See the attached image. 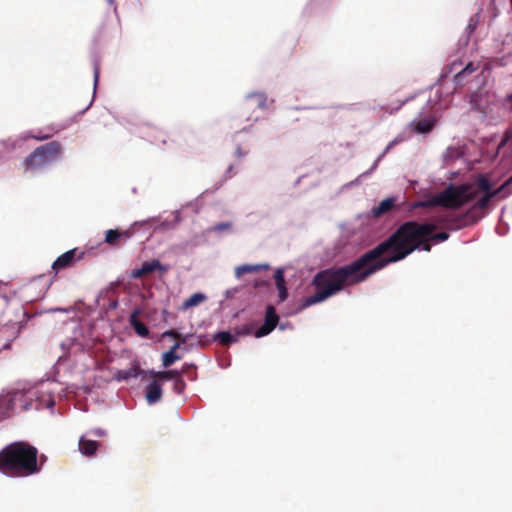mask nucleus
I'll list each match as a JSON object with an SVG mask.
<instances>
[{
	"label": "nucleus",
	"mask_w": 512,
	"mask_h": 512,
	"mask_svg": "<svg viewBox=\"0 0 512 512\" xmlns=\"http://www.w3.org/2000/svg\"><path fill=\"white\" fill-rule=\"evenodd\" d=\"M436 228L433 223L421 224L416 221L400 225L388 239L372 249L380 270L390 263L404 259L416 249L430 252L429 236Z\"/></svg>",
	"instance_id": "obj_2"
},
{
	"label": "nucleus",
	"mask_w": 512,
	"mask_h": 512,
	"mask_svg": "<svg viewBox=\"0 0 512 512\" xmlns=\"http://www.w3.org/2000/svg\"><path fill=\"white\" fill-rule=\"evenodd\" d=\"M162 397V388L157 381L151 382L146 387V400L149 404H154L160 401Z\"/></svg>",
	"instance_id": "obj_12"
},
{
	"label": "nucleus",
	"mask_w": 512,
	"mask_h": 512,
	"mask_svg": "<svg viewBox=\"0 0 512 512\" xmlns=\"http://www.w3.org/2000/svg\"><path fill=\"white\" fill-rule=\"evenodd\" d=\"M134 225L126 230L109 229L105 232V243L111 247H117L128 241L134 234Z\"/></svg>",
	"instance_id": "obj_9"
},
{
	"label": "nucleus",
	"mask_w": 512,
	"mask_h": 512,
	"mask_svg": "<svg viewBox=\"0 0 512 512\" xmlns=\"http://www.w3.org/2000/svg\"><path fill=\"white\" fill-rule=\"evenodd\" d=\"M393 143H390L388 146H387V149H390V147L392 146Z\"/></svg>",
	"instance_id": "obj_46"
},
{
	"label": "nucleus",
	"mask_w": 512,
	"mask_h": 512,
	"mask_svg": "<svg viewBox=\"0 0 512 512\" xmlns=\"http://www.w3.org/2000/svg\"><path fill=\"white\" fill-rule=\"evenodd\" d=\"M83 257L84 252H78L76 248L71 249L57 257L52 264V270L57 273L62 269L72 267L77 260H81Z\"/></svg>",
	"instance_id": "obj_7"
},
{
	"label": "nucleus",
	"mask_w": 512,
	"mask_h": 512,
	"mask_svg": "<svg viewBox=\"0 0 512 512\" xmlns=\"http://www.w3.org/2000/svg\"><path fill=\"white\" fill-rule=\"evenodd\" d=\"M512 139V130L505 131L503 138L499 144V147H503L507 142H509Z\"/></svg>",
	"instance_id": "obj_34"
},
{
	"label": "nucleus",
	"mask_w": 512,
	"mask_h": 512,
	"mask_svg": "<svg viewBox=\"0 0 512 512\" xmlns=\"http://www.w3.org/2000/svg\"><path fill=\"white\" fill-rule=\"evenodd\" d=\"M181 347L180 342H175L167 352L162 354V365L164 367L171 366L175 361L180 360L181 356L177 354V350Z\"/></svg>",
	"instance_id": "obj_14"
},
{
	"label": "nucleus",
	"mask_w": 512,
	"mask_h": 512,
	"mask_svg": "<svg viewBox=\"0 0 512 512\" xmlns=\"http://www.w3.org/2000/svg\"><path fill=\"white\" fill-rule=\"evenodd\" d=\"M156 270L165 273L168 271V267L162 265L159 260L144 262L140 268L132 270L131 277L134 279L142 278L143 276L153 273Z\"/></svg>",
	"instance_id": "obj_10"
},
{
	"label": "nucleus",
	"mask_w": 512,
	"mask_h": 512,
	"mask_svg": "<svg viewBox=\"0 0 512 512\" xmlns=\"http://www.w3.org/2000/svg\"><path fill=\"white\" fill-rule=\"evenodd\" d=\"M109 5H115V0H108Z\"/></svg>",
	"instance_id": "obj_45"
},
{
	"label": "nucleus",
	"mask_w": 512,
	"mask_h": 512,
	"mask_svg": "<svg viewBox=\"0 0 512 512\" xmlns=\"http://www.w3.org/2000/svg\"><path fill=\"white\" fill-rule=\"evenodd\" d=\"M269 268L268 264H256V265H241L235 268V276L240 278L244 274L248 273H258L262 270H267Z\"/></svg>",
	"instance_id": "obj_15"
},
{
	"label": "nucleus",
	"mask_w": 512,
	"mask_h": 512,
	"mask_svg": "<svg viewBox=\"0 0 512 512\" xmlns=\"http://www.w3.org/2000/svg\"><path fill=\"white\" fill-rule=\"evenodd\" d=\"M190 367H193V365H184L182 370L180 371L181 372V375L184 374V373H187V371L189 370Z\"/></svg>",
	"instance_id": "obj_41"
},
{
	"label": "nucleus",
	"mask_w": 512,
	"mask_h": 512,
	"mask_svg": "<svg viewBox=\"0 0 512 512\" xmlns=\"http://www.w3.org/2000/svg\"><path fill=\"white\" fill-rule=\"evenodd\" d=\"M184 389H185V382L180 376L179 378H176L174 380V391L178 394H181Z\"/></svg>",
	"instance_id": "obj_31"
},
{
	"label": "nucleus",
	"mask_w": 512,
	"mask_h": 512,
	"mask_svg": "<svg viewBox=\"0 0 512 512\" xmlns=\"http://www.w3.org/2000/svg\"><path fill=\"white\" fill-rule=\"evenodd\" d=\"M435 123L433 117L425 118L414 124V130L418 133H429L434 128Z\"/></svg>",
	"instance_id": "obj_19"
},
{
	"label": "nucleus",
	"mask_w": 512,
	"mask_h": 512,
	"mask_svg": "<svg viewBox=\"0 0 512 512\" xmlns=\"http://www.w3.org/2000/svg\"><path fill=\"white\" fill-rule=\"evenodd\" d=\"M274 278H275V284H276L277 288L285 286V279H284L283 272L281 270L276 271Z\"/></svg>",
	"instance_id": "obj_32"
},
{
	"label": "nucleus",
	"mask_w": 512,
	"mask_h": 512,
	"mask_svg": "<svg viewBox=\"0 0 512 512\" xmlns=\"http://www.w3.org/2000/svg\"><path fill=\"white\" fill-rule=\"evenodd\" d=\"M52 136V134H45V135H33L32 137L38 141H43V140H46L48 138H50Z\"/></svg>",
	"instance_id": "obj_39"
},
{
	"label": "nucleus",
	"mask_w": 512,
	"mask_h": 512,
	"mask_svg": "<svg viewBox=\"0 0 512 512\" xmlns=\"http://www.w3.org/2000/svg\"><path fill=\"white\" fill-rule=\"evenodd\" d=\"M189 336H190V335H182V334H181V337H180V338H178V339H176V340H177V342H180V343H181V345H182V344H184V343L186 342V340H187V338H188Z\"/></svg>",
	"instance_id": "obj_40"
},
{
	"label": "nucleus",
	"mask_w": 512,
	"mask_h": 512,
	"mask_svg": "<svg viewBox=\"0 0 512 512\" xmlns=\"http://www.w3.org/2000/svg\"><path fill=\"white\" fill-rule=\"evenodd\" d=\"M247 154V152L243 151L242 148L240 146H238L235 150V156L237 158H242L243 156H245Z\"/></svg>",
	"instance_id": "obj_38"
},
{
	"label": "nucleus",
	"mask_w": 512,
	"mask_h": 512,
	"mask_svg": "<svg viewBox=\"0 0 512 512\" xmlns=\"http://www.w3.org/2000/svg\"><path fill=\"white\" fill-rule=\"evenodd\" d=\"M13 310L12 304L6 298L0 297V319Z\"/></svg>",
	"instance_id": "obj_27"
},
{
	"label": "nucleus",
	"mask_w": 512,
	"mask_h": 512,
	"mask_svg": "<svg viewBox=\"0 0 512 512\" xmlns=\"http://www.w3.org/2000/svg\"><path fill=\"white\" fill-rule=\"evenodd\" d=\"M249 99H256L257 106L261 109L266 107V96L263 93H252L248 95Z\"/></svg>",
	"instance_id": "obj_28"
},
{
	"label": "nucleus",
	"mask_w": 512,
	"mask_h": 512,
	"mask_svg": "<svg viewBox=\"0 0 512 512\" xmlns=\"http://www.w3.org/2000/svg\"><path fill=\"white\" fill-rule=\"evenodd\" d=\"M8 151V147L4 142H0V159H2Z\"/></svg>",
	"instance_id": "obj_37"
},
{
	"label": "nucleus",
	"mask_w": 512,
	"mask_h": 512,
	"mask_svg": "<svg viewBox=\"0 0 512 512\" xmlns=\"http://www.w3.org/2000/svg\"><path fill=\"white\" fill-rule=\"evenodd\" d=\"M98 77H99V71H98V68H95V71H94V81H95V84L98 81Z\"/></svg>",
	"instance_id": "obj_42"
},
{
	"label": "nucleus",
	"mask_w": 512,
	"mask_h": 512,
	"mask_svg": "<svg viewBox=\"0 0 512 512\" xmlns=\"http://www.w3.org/2000/svg\"><path fill=\"white\" fill-rule=\"evenodd\" d=\"M162 337L163 338L171 337L174 339H178L181 337V333L177 332L176 330H167V331L163 332Z\"/></svg>",
	"instance_id": "obj_35"
},
{
	"label": "nucleus",
	"mask_w": 512,
	"mask_h": 512,
	"mask_svg": "<svg viewBox=\"0 0 512 512\" xmlns=\"http://www.w3.org/2000/svg\"><path fill=\"white\" fill-rule=\"evenodd\" d=\"M512 185V176L509 177L500 187H498L495 190H491V197L492 199L501 195L502 198L509 195L511 192L508 191V188Z\"/></svg>",
	"instance_id": "obj_23"
},
{
	"label": "nucleus",
	"mask_w": 512,
	"mask_h": 512,
	"mask_svg": "<svg viewBox=\"0 0 512 512\" xmlns=\"http://www.w3.org/2000/svg\"><path fill=\"white\" fill-rule=\"evenodd\" d=\"M478 189L483 192L484 194L491 193L492 190V184L490 180L485 177L484 175H479L476 180Z\"/></svg>",
	"instance_id": "obj_24"
},
{
	"label": "nucleus",
	"mask_w": 512,
	"mask_h": 512,
	"mask_svg": "<svg viewBox=\"0 0 512 512\" xmlns=\"http://www.w3.org/2000/svg\"><path fill=\"white\" fill-rule=\"evenodd\" d=\"M150 376L159 380H169L176 379L181 376V372L179 370H167V371H151Z\"/></svg>",
	"instance_id": "obj_20"
},
{
	"label": "nucleus",
	"mask_w": 512,
	"mask_h": 512,
	"mask_svg": "<svg viewBox=\"0 0 512 512\" xmlns=\"http://www.w3.org/2000/svg\"><path fill=\"white\" fill-rule=\"evenodd\" d=\"M27 396L29 398L35 397L36 400H39L40 403L35 405V407H34L35 409H39V408H41L43 406L53 407L54 404H55V401H54L53 397L51 396V394L48 395V399L41 400L39 398V396H38V391L30 389V390L27 391Z\"/></svg>",
	"instance_id": "obj_21"
},
{
	"label": "nucleus",
	"mask_w": 512,
	"mask_h": 512,
	"mask_svg": "<svg viewBox=\"0 0 512 512\" xmlns=\"http://www.w3.org/2000/svg\"><path fill=\"white\" fill-rule=\"evenodd\" d=\"M477 190L471 184L464 183L461 185H449L446 189L439 192L430 199L420 201L414 207H435L441 206L444 208L457 210L464 204H467L477 197Z\"/></svg>",
	"instance_id": "obj_4"
},
{
	"label": "nucleus",
	"mask_w": 512,
	"mask_h": 512,
	"mask_svg": "<svg viewBox=\"0 0 512 512\" xmlns=\"http://www.w3.org/2000/svg\"><path fill=\"white\" fill-rule=\"evenodd\" d=\"M139 311H134L130 315L129 322L133 327L134 331L141 337H147L149 335V329L147 326L138 318Z\"/></svg>",
	"instance_id": "obj_13"
},
{
	"label": "nucleus",
	"mask_w": 512,
	"mask_h": 512,
	"mask_svg": "<svg viewBox=\"0 0 512 512\" xmlns=\"http://www.w3.org/2000/svg\"><path fill=\"white\" fill-rule=\"evenodd\" d=\"M98 442L94 440H88L81 437L79 440V450L86 456H92L95 454L98 448Z\"/></svg>",
	"instance_id": "obj_17"
},
{
	"label": "nucleus",
	"mask_w": 512,
	"mask_h": 512,
	"mask_svg": "<svg viewBox=\"0 0 512 512\" xmlns=\"http://www.w3.org/2000/svg\"><path fill=\"white\" fill-rule=\"evenodd\" d=\"M234 331H235V336H237V338H238L239 336H248V335L252 334L253 328L251 325H244L242 327L235 328Z\"/></svg>",
	"instance_id": "obj_29"
},
{
	"label": "nucleus",
	"mask_w": 512,
	"mask_h": 512,
	"mask_svg": "<svg viewBox=\"0 0 512 512\" xmlns=\"http://www.w3.org/2000/svg\"><path fill=\"white\" fill-rule=\"evenodd\" d=\"M279 322V316L276 313L274 306L268 305L265 311L264 324L254 332L256 338L264 337L270 334Z\"/></svg>",
	"instance_id": "obj_8"
},
{
	"label": "nucleus",
	"mask_w": 512,
	"mask_h": 512,
	"mask_svg": "<svg viewBox=\"0 0 512 512\" xmlns=\"http://www.w3.org/2000/svg\"><path fill=\"white\" fill-rule=\"evenodd\" d=\"M491 200H492V197H491L490 193L483 194V196L480 199H478L473 204V206L466 212L465 217L472 218L473 222H477L479 217H477L475 215L476 212L479 210H485L488 207Z\"/></svg>",
	"instance_id": "obj_11"
},
{
	"label": "nucleus",
	"mask_w": 512,
	"mask_h": 512,
	"mask_svg": "<svg viewBox=\"0 0 512 512\" xmlns=\"http://www.w3.org/2000/svg\"><path fill=\"white\" fill-rule=\"evenodd\" d=\"M477 66H475L472 62H469L459 73L456 74L455 78L457 81H462V79L470 73H473L477 70Z\"/></svg>",
	"instance_id": "obj_26"
},
{
	"label": "nucleus",
	"mask_w": 512,
	"mask_h": 512,
	"mask_svg": "<svg viewBox=\"0 0 512 512\" xmlns=\"http://www.w3.org/2000/svg\"><path fill=\"white\" fill-rule=\"evenodd\" d=\"M430 240H434L437 242L446 241L449 238V234L447 232H439L434 234V232L429 236Z\"/></svg>",
	"instance_id": "obj_30"
},
{
	"label": "nucleus",
	"mask_w": 512,
	"mask_h": 512,
	"mask_svg": "<svg viewBox=\"0 0 512 512\" xmlns=\"http://www.w3.org/2000/svg\"><path fill=\"white\" fill-rule=\"evenodd\" d=\"M144 374V371H142L138 366L132 367L127 371L120 372L119 379H128L131 377H138L139 375Z\"/></svg>",
	"instance_id": "obj_25"
},
{
	"label": "nucleus",
	"mask_w": 512,
	"mask_h": 512,
	"mask_svg": "<svg viewBox=\"0 0 512 512\" xmlns=\"http://www.w3.org/2000/svg\"><path fill=\"white\" fill-rule=\"evenodd\" d=\"M380 271L373 250H369L348 265L329 268L318 272L312 284L316 293L304 299L303 308L322 302L345 286L356 285Z\"/></svg>",
	"instance_id": "obj_1"
},
{
	"label": "nucleus",
	"mask_w": 512,
	"mask_h": 512,
	"mask_svg": "<svg viewBox=\"0 0 512 512\" xmlns=\"http://www.w3.org/2000/svg\"><path fill=\"white\" fill-rule=\"evenodd\" d=\"M38 450L26 441H16L0 450V472L10 477H27L40 471Z\"/></svg>",
	"instance_id": "obj_3"
},
{
	"label": "nucleus",
	"mask_w": 512,
	"mask_h": 512,
	"mask_svg": "<svg viewBox=\"0 0 512 512\" xmlns=\"http://www.w3.org/2000/svg\"><path fill=\"white\" fill-rule=\"evenodd\" d=\"M61 154L62 146L60 142L51 141L37 147L25 158L23 165L26 171L41 169L56 161L61 156Z\"/></svg>",
	"instance_id": "obj_5"
},
{
	"label": "nucleus",
	"mask_w": 512,
	"mask_h": 512,
	"mask_svg": "<svg viewBox=\"0 0 512 512\" xmlns=\"http://www.w3.org/2000/svg\"><path fill=\"white\" fill-rule=\"evenodd\" d=\"M395 199L393 197L386 198L381 201L377 206L373 207L372 215L378 218L385 213L389 212L394 207Z\"/></svg>",
	"instance_id": "obj_16"
},
{
	"label": "nucleus",
	"mask_w": 512,
	"mask_h": 512,
	"mask_svg": "<svg viewBox=\"0 0 512 512\" xmlns=\"http://www.w3.org/2000/svg\"><path fill=\"white\" fill-rule=\"evenodd\" d=\"M20 332L18 321L8 318L7 322L0 326V352L9 349L12 341H14Z\"/></svg>",
	"instance_id": "obj_6"
},
{
	"label": "nucleus",
	"mask_w": 512,
	"mask_h": 512,
	"mask_svg": "<svg viewBox=\"0 0 512 512\" xmlns=\"http://www.w3.org/2000/svg\"><path fill=\"white\" fill-rule=\"evenodd\" d=\"M278 291H279V300L280 301H284L286 300L287 296H288V292H287V289H286V286H283V287H279L277 288Z\"/></svg>",
	"instance_id": "obj_36"
},
{
	"label": "nucleus",
	"mask_w": 512,
	"mask_h": 512,
	"mask_svg": "<svg viewBox=\"0 0 512 512\" xmlns=\"http://www.w3.org/2000/svg\"><path fill=\"white\" fill-rule=\"evenodd\" d=\"M449 221H450V219H449L448 217H443V218H441V219L439 220V222H440V223H447V222H449Z\"/></svg>",
	"instance_id": "obj_43"
},
{
	"label": "nucleus",
	"mask_w": 512,
	"mask_h": 512,
	"mask_svg": "<svg viewBox=\"0 0 512 512\" xmlns=\"http://www.w3.org/2000/svg\"><path fill=\"white\" fill-rule=\"evenodd\" d=\"M232 169H233V165H230V166L228 167V169H227V173H230V172L232 171Z\"/></svg>",
	"instance_id": "obj_44"
},
{
	"label": "nucleus",
	"mask_w": 512,
	"mask_h": 512,
	"mask_svg": "<svg viewBox=\"0 0 512 512\" xmlns=\"http://www.w3.org/2000/svg\"><path fill=\"white\" fill-rule=\"evenodd\" d=\"M213 340L217 341L223 346H229L232 343H236L238 338L235 336V334H232L229 331H219L213 336Z\"/></svg>",
	"instance_id": "obj_18"
},
{
	"label": "nucleus",
	"mask_w": 512,
	"mask_h": 512,
	"mask_svg": "<svg viewBox=\"0 0 512 512\" xmlns=\"http://www.w3.org/2000/svg\"><path fill=\"white\" fill-rule=\"evenodd\" d=\"M231 226L232 225L229 222H220V223H217L213 227V231L221 232V231H224V230H229L231 228Z\"/></svg>",
	"instance_id": "obj_33"
},
{
	"label": "nucleus",
	"mask_w": 512,
	"mask_h": 512,
	"mask_svg": "<svg viewBox=\"0 0 512 512\" xmlns=\"http://www.w3.org/2000/svg\"><path fill=\"white\" fill-rule=\"evenodd\" d=\"M206 300V296L202 293H194L189 298H187L183 304V309H189L191 307L197 306L200 303L204 302Z\"/></svg>",
	"instance_id": "obj_22"
}]
</instances>
